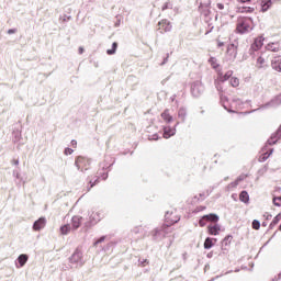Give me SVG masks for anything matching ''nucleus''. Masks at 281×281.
I'll list each match as a JSON object with an SVG mask.
<instances>
[{"mask_svg":"<svg viewBox=\"0 0 281 281\" xmlns=\"http://www.w3.org/2000/svg\"><path fill=\"white\" fill-rule=\"evenodd\" d=\"M254 30V20L251 18H238L236 32L238 34H249Z\"/></svg>","mask_w":281,"mask_h":281,"instance_id":"1","label":"nucleus"},{"mask_svg":"<svg viewBox=\"0 0 281 281\" xmlns=\"http://www.w3.org/2000/svg\"><path fill=\"white\" fill-rule=\"evenodd\" d=\"M70 267L72 269H80V267H85V257H82V251L75 250V252L69 258Z\"/></svg>","mask_w":281,"mask_h":281,"instance_id":"2","label":"nucleus"},{"mask_svg":"<svg viewBox=\"0 0 281 281\" xmlns=\"http://www.w3.org/2000/svg\"><path fill=\"white\" fill-rule=\"evenodd\" d=\"M270 56L271 55L269 54V52L261 53L260 56L257 58L256 68L265 69V67H268Z\"/></svg>","mask_w":281,"mask_h":281,"instance_id":"3","label":"nucleus"},{"mask_svg":"<svg viewBox=\"0 0 281 281\" xmlns=\"http://www.w3.org/2000/svg\"><path fill=\"white\" fill-rule=\"evenodd\" d=\"M75 166L82 172L83 170H87V167L89 166V159L79 156L75 161Z\"/></svg>","mask_w":281,"mask_h":281,"instance_id":"4","label":"nucleus"},{"mask_svg":"<svg viewBox=\"0 0 281 281\" xmlns=\"http://www.w3.org/2000/svg\"><path fill=\"white\" fill-rule=\"evenodd\" d=\"M90 223H92V225H95L97 223H100V221H102V218H104V215L102 214V212L100 211H92L90 213Z\"/></svg>","mask_w":281,"mask_h":281,"instance_id":"5","label":"nucleus"},{"mask_svg":"<svg viewBox=\"0 0 281 281\" xmlns=\"http://www.w3.org/2000/svg\"><path fill=\"white\" fill-rule=\"evenodd\" d=\"M237 54H238V52H237L236 45L231 44L227 46L226 56H227L228 60L236 59Z\"/></svg>","mask_w":281,"mask_h":281,"instance_id":"6","label":"nucleus"},{"mask_svg":"<svg viewBox=\"0 0 281 281\" xmlns=\"http://www.w3.org/2000/svg\"><path fill=\"white\" fill-rule=\"evenodd\" d=\"M45 225H47V220L45 217H41L33 224L34 232H41V229H44Z\"/></svg>","mask_w":281,"mask_h":281,"instance_id":"7","label":"nucleus"},{"mask_svg":"<svg viewBox=\"0 0 281 281\" xmlns=\"http://www.w3.org/2000/svg\"><path fill=\"white\" fill-rule=\"evenodd\" d=\"M262 45H265V37L262 36L257 37L250 47V54L251 52H258V49H260Z\"/></svg>","mask_w":281,"mask_h":281,"instance_id":"8","label":"nucleus"},{"mask_svg":"<svg viewBox=\"0 0 281 281\" xmlns=\"http://www.w3.org/2000/svg\"><path fill=\"white\" fill-rule=\"evenodd\" d=\"M191 93L194 98H199L203 93V85L201 82H196L191 87Z\"/></svg>","mask_w":281,"mask_h":281,"instance_id":"9","label":"nucleus"},{"mask_svg":"<svg viewBox=\"0 0 281 281\" xmlns=\"http://www.w3.org/2000/svg\"><path fill=\"white\" fill-rule=\"evenodd\" d=\"M176 134H177V126H175V127L165 126L164 127L165 139H170V137L175 136Z\"/></svg>","mask_w":281,"mask_h":281,"instance_id":"10","label":"nucleus"},{"mask_svg":"<svg viewBox=\"0 0 281 281\" xmlns=\"http://www.w3.org/2000/svg\"><path fill=\"white\" fill-rule=\"evenodd\" d=\"M221 225L215 223L214 225H209L207 226V233L211 235V236H218V234H221Z\"/></svg>","mask_w":281,"mask_h":281,"instance_id":"11","label":"nucleus"},{"mask_svg":"<svg viewBox=\"0 0 281 281\" xmlns=\"http://www.w3.org/2000/svg\"><path fill=\"white\" fill-rule=\"evenodd\" d=\"M158 25L159 30H161L162 32H170V30H172V24H170V21L168 20L160 21Z\"/></svg>","mask_w":281,"mask_h":281,"instance_id":"12","label":"nucleus"},{"mask_svg":"<svg viewBox=\"0 0 281 281\" xmlns=\"http://www.w3.org/2000/svg\"><path fill=\"white\" fill-rule=\"evenodd\" d=\"M271 67L274 69V71L281 72V57L277 56L271 61Z\"/></svg>","mask_w":281,"mask_h":281,"instance_id":"13","label":"nucleus"},{"mask_svg":"<svg viewBox=\"0 0 281 281\" xmlns=\"http://www.w3.org/2000/svg\"><path fill=\"white\" fill-rule=\"evenodd\" d=\"M165 218L167 223H169L170 225H175V223H179V217L172 216V212H167L165 215Z\"/></svg>","mask_w":281,"mask_h":281,"instance_id":"14","label":"nucleus"},{"mask_svg":"<svg viewBox=\"0 0 281 281\" xmlns=\"http://www.w3.org/2000/svg\"><path fill=\"white\" fill-rule=\"evenodd\" d=\"M81 224H82L81 216L76 215L71 218L72 229H78V227H80Z\"/></svg>","mask_w":281,"mask_h":281,"instance_id":"15","label":"nucleus"},{"mask_svg":"<svg viewBox=\"0 0 281 281\" xmlns=\"http://www.w3.org/2000/svg\"><path fill=\"white\" fill-rule=\"evenodd\" d=\"M161 117H162L164 122H166V124H170V122H172V120H173L172 115H170V110H165L161 113Z\"/></svg>","mask_w":281,"mask_h":281,"instance_id":"16","label":"nucleus"},{"mask_svg":"<svg viewBox=\"0 0 281 281\" xmlns=\"http://www.w3.org/2000/svg\"><path fill=\"white\" fill-rule=\"evenodd\" d=\"M247 177V175L243 173L240 175L236 181L232 182L228 184V190H232V188H236L238 186V183H240V181H245V178Z\"/></svg>","mask_w":281,"mask_h":281,"instance_id":"17","label":"nucleus"},{"mask_svg":"<svg viewBox=\"0 0 281 281\" xmlns=\"http://www.w3.org/2000/svg\"><path fill=\"white\" fill-rule=\"evenodd\" d=\"M233 74L234 72L232 70H228L225 75L218 74L217 80L220 82H225V81L229 80V77L233 76Z\"/></svg>","mask_w":281,"mask_h":281,"instance_id":"18","label":"nucleus"},{"mask_svg":"<svg viewBox=\"0 0 281 281\" xmlns=\"http://www.w3.org/2000/svg\"><path fill=\"white\" fill-rule=\"evenodd\" d=\"M266 49L268 52H279L280 50V44L279 43H269L267 46H266Z\"/></svg>","mask_w":281,"mask_h":281,"instance_id":"19","label":"nucleus"},{"mask_svg":"<svg viewBox=\"0 0 281 281\" xmlns=\"http://www.w3.org/2000/svg\"><path fill=\"white\" fill-rule=\"evenodd\" d=\"M271 5H272L271 0H261L262 12H267V10H269V8H271Z\"/></svg>","mask_w":281,"mask_h":281,"instance_id":"20","label":"nucleus"},{"mask_svg":"<svg viewBox=\"0 0 281 281\" xmlns=\"http://www.w3.org/2000/svg\"><path fill=\"white\" fill-rule=\"evenodd\" d=\"M71 232V226L69 224H65L60 227V234L63 236H67Z\"/></svg>","mask_w":281,"mask_h":281,"instance_id":"21","label":"nucleus"},{"mask_svg":"<svg viewBox=\"0 0 281 281\" xmlns=\"http://www.w3.org/2000/svg\"><path fill=\"white\" fill-rule=\"evenodd\" d=\"M239 200L243 203H249V193H247V191H241L239 194Z\"/></svg>","mask_w":281,"mask_h":281,"instance_id":"22","label":"nucleus"},{"mask_svg":"<svg viewBox=\"0 0 281 281\" xmlns=\"http://www.w3.org/2000/svg\"><path fill=\"white\" fill-rule=\"evenodd\" d=\"M204 218H206V221H210L211 223H218V215L216 214L204 215Z\"/></svg>","mask_w":281,"mask_h":281,"instance_id":"23","label":"nucleus"},{"mask_svg":"<svg viewBox=\"0 0 281 281\" xmlns=\"http://www.w3.org/2000/svg\"><path fill=\"white\" fill-rule=\"evenodd\" d=\"M27 255H20L18 258L20 267H25V263L27 262Z\"/></svg>","mask_w":281,"mask_h":281,"instance_id":"24","label":"nucleus"},{"mask_svg":"<svg viewBox=\"0 0 281 281\" xmlns=\"http://www.w3.org/2000/svg\"><path fill=\"white\" fill-rule=\"evenodd\" d=\"M214 247V243L212 238L207 237L204 241V249H212Z\"/></svg>","mask_w":281,"mask_h":281,"instance_id":"25","label":"nucleus"},{"mask_svg":"<svg viewBox=\"0 0 281 281\" xmlns=\"http://www.w3.org/2000/svg\"><path fill=\"white\" fill-rule=\"evenodd\" d=\"M186 115H187L186 109L181 108L178 111V117L181 120V122H186Z\"/></svg>","mask_w":281,"mask_h":281,"instance_id":"26","label":"nucleus"},{"mask_svg":"<svg viewBox=\"0 0 281 281\" xmlns=\"http://www.w3.org/2000/svg\"><path fill=\"white\" fill-rule=\"evenodd\" d=\"M116 50H117V43L114 42V43L112 44V49H108V50H106V54H108L109 56H113V54H115Z\"/></svg>","mask_w":281,"mask_h":281,"instance_id":"27","label":"nucleus"},{"mask_svg":"<svg viewBox=\"0 0 281 281\" xmlns=\"http://www.w3.org/2000/svg\"><path fill=\"white\" fill-rule=\"evenodd\" d=\"M233 104L234 106H237V109H243V105L245 104V102H243L240 99H234Z\"/></svg>","mask_w":281,"mask_h":281,"instance_id":"28","label":"nucleus"},{"mask_svg":"<svg viewBox=\"0 0 281 281\" xmlns=\"http://www.w3.org/2000/svg\"><path fill=\"white\" fill-rule=\"evenodd\" d=\"M281 221V213H279L274 218L273 221L271 222L270 224V227H276V225H278V223H280Z\"/></svg>","mask_w":281,"mask_h":281,"instance_id":"29","label":"nucleus"},{"mask_svg":"<svg viewBox=\"0 0 281 281\" xmlns=\"http://www.w3.org/2000/svg\"><path fill=\"white\" fill-rule=\"evenodd\" d=\"M231 85L233 87H238V85H240V80L236 77H233V78H231Z\"/></svg>","mask_w":281,"mask_h":281,"instance_id":"30","label":"nucleus"},{"mask_svg":"<svg viewBox=\"0 0 281 281\" xmlns=\"http://www.w3.org/2000/svg\"><path fill=\"white\" fill-rule=\"evenodd\" d=\"M209 63H211L213 69H216L218 67V64L216 63V58L214 57L210 58Z\"/></svg>","mask_w":281,"mask_h":281,"instance_id":"31","label":"nucleus"},{"mask_svg":"<svg viewBox=\"0 0 281 281\" xmlns=\"http://www.w3.org/2000/svg\"><path fill=\"white\" fill-rule=\"evenodd\" d=\"M252 229H260V222L258 220L252 221Z\"/></svg>","mask_w":281,"mask_h":281,"instance_id":"32","label":"nucleus"},{"mask_svg":"<svg viewBox=\"0 0 281 281\" xmlns=\"http://www.w3.org/2000/svg\"><path fill=\"white\" fill-rule=\"evenodd\" d=\"M273 204L277 205V207H280V205H281V196L274 198L273 199Z\"/></svg>","mask_w":281,"mask_h":281,"instance_id":"33","label":"nucleus"},{"mask_svg":"<svg viewBox=\"0 0 281 281\" xmlns=\"http://www.w3.org/2000/svg\"><path fill=\"white\" fill-rule=\"evenodd\" d=\"M205 221H207V220L204 218V216H202V218L199 221L200 227H205Z\"/></svg>","mask_w":281,"mask_h":281,"instance_id":"34","label":"nucleus"},{"mask_svg":"<svg viewBox=\"0 0 281 281\" xmlns=\"http://www.w3.org/2000/svg\"><path fill=\"white\" fill-rule=\"evenodd\" d=\"M72 154H74V149H71V148L65 149V155H72Z\"/></svg>","mask_w":281,"mask_h":281,"instance_id":"35","label":"nucleus"},{"mask_svg":"<svg viewBox=\"0 0 281 281\" xmlns=\"http://www.w3.org/2000/svg\"><path fill=\"white\" fill-rule=\"evenodd\" d=\"M168 8H170V2H166V3L162 5V10H168Z\"/></svg>","mask_w":281,"mask_h":281,"instance_id":"36","label":"nucleus"},{"mask_svg":"<svg viewBox=\"0 0 281 281\" xmlns=\"http://www.w3.org/2000/svg\"><path fill=\"white\" fill-rule=\"evenodd\" d=\"M100 243H104V237L99 238V239L94 243V245H100Z\"/></svg>","mask_w":281,"mask_h":281,"instance_id":"37","label":"nucleus"},{"mask_svg":"<svg viewBox=\"0 0 281 281\" xmlns=\"http://www.w3.org/2000/svg\"><path fill=\"white\" fill-rule=\"evenodd\" d=\"M218 10H225V5L223 3H217Z\"/></svg>","mask_w":281,"mask_h":281,"instance_id":"38","label":"nucleus"},{"mask_svg":"<svg viewBox=\"0 0 281 281\" xmlns=\"http://www.w3.org/2000/svg\"><path fill=\"white\" fill-rule=\"evenodd\" d=\"M245 12H254V8L251 7L245 8Z\"/></svg>","mask_w":281,"mask_h":281,"instance_id":"39","label":"nucleus"},{"mask_svg":"<svg viewBox=\"0 0 281 281\" xmlns=\"http://www.w3.org/2000/svg\"><path fill=\"white\" fill-rule=\"evenodd\" d=\"M16 33V30H14V29H10L9 31H8V34H15Z\"/></svg>","mask_w":281,"mask_h":281,"instance_id":"40","label":"nucleus"},{"mask_svg":"<svg viewBox=\"0 0 281 281\" xmlns=\"http://www.w3.org/2000/svg\"><path fill=\"white\" fill-rule=\"evenodd\" d=\"M71 146H74V147L78 146V142L71 140Z\"/></svg>","mask_w":281,"mask_h":281,"instance_id":"41","label":"nucleus"},{"mask_svg":"<svg viewBox=\"0 0 281 281\" xmlns=\"http://www.w3.org/2000/svg\"><path fill=\"white\" fill-rule=\"evenodd\" d=\"M83 52H85V48L79 47V54H83Z\"/></svg>","mask_w":281,"mask_h":281,"instance_id":"42","label":"nucleus"},{"mask_svg":"<svg viewBox=\"0 0 281 281\" xmlns=\"http://www.w3.org/2000/svg\"><path fill=\"white\" fill-rule=\"evenodd\" d=\"M251 0H240L241 3H249Z\"/></svg>","mask_w":281,"mask_h":281,"instance_id":"43","label":"nucleus"},{"mask_svg":"<svg viewBox=\"0 0 281 281\" xmlns=\"http://www.w3.org/2000/svg\"><path fill=\"white\" fill-rule=\"evenodd\" d=\"M223 45H225V43H223V42H218V44H217V46H220V47H223Z\"/></svg>","mask_w":281,"mask_h":281,"instance_id":"44","label":"nucleus"},{"mask_svg":"<svg viewBox=\"0 0 281 281\" xmlns=\"http://www.w3.org/2000/svg\"><path fill=\"white\" fill-rule=\"evenodd\" d=\"M231 238H232V236L225 237L224 243H225V240H229Z\"/></svg>","mask_w":281,"mask_h":281,"instance_id":"45","label":"nucleus"},{"mask_svg":"<svg viewBox=\"0 0 281 281\" xmlns=\"http://www.w3.org/2000/svg\"><path fill=\"white\" fill-rule=\"evenodd\" d=\"M207 258H212V252L207 254Z\"/></svg>","mask_w":281,"mask_h":281,"instance_id":"46","label":"nucleus"},{"mask_svg":"<svg viewBox=\"0 0 281 281\" xmlns=\"http://www.w3.org/2000/svg\"><path fill=\"white\" fill-rule=\"evenodd\" d=\"M15 165L19 166V160L15 161Z\"/></svg>","mask_w":281,"mask_h":281,"instance_id":"47","label":"nucleus"},{"mask_svg":"<svg viewBox=\"0 0 281 281\" xmlns=\"http://www.w3.org/2000/svg\"><path fill=\"white\" fill-rule=\"evenodd\" d=\"M176 126H179V122L176 124Z\"/></svg>","mask_w":281,"mask_h":281,"instance_id":"48","label":"nucleus"},{"mask_svg":"<svg viewBox=\"0 0 281 281\" xmlns=\"http://www.w3.org/2000/svg\"><path fill=\"white\" fill-rule=\"evenodd\" d=\"M279 278H281V273H279Z\"/></svg>","mask_w":281,"mask_h":281,"instance_id":"49","label":"nucleus"}]
</instances>
